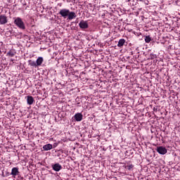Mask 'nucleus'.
I'll return each instance as SVG.
<instances>
[{
  "label": "nucleus",
  "mask_w": 180,
  "mask_h": 180,
  "mask_svg": "<svg viewBox=\"0 0 180 180\" xmlns=\"http://www.w3.org/2000/svg\"><path fill=\"white\" fill-rule=\"evenodd\" d=\"M59 15L62 16V18H64V19H68L69 20H72V19H75L77 18V14H75V12L70 11V9L67 8H63L59 11Z\"/></svg>",
  "instance_id": "f257e3e1"
},
{
  "label": "nucleus",
  "mask_w": 180,
  "mask_h": 180,
  "mask_svg": "<svg viewBox=\"0 0 180 180\" xmlns=\"http://www.w3.org/2000/svg\"><path fill=\"white\" fill-rule=\"evenodd\" d=\"M14 25L19 29H21V30H25L26 29V25H25L23 20L20 17H18L14 20Z\"/></svg>",
  "instance_id": "f03ea898"
},
{
  "label": "nucleus",
  "mask_w": 180,
  "mask_h": 180,
  "mask_svg": "<svg viewBox=\"0 0 180 180\" xmlns=\"http://www.w3.org/2000/svg\"><path fill=\"white\" fill-rule=\"evenodd\" d=\"M79 27H80L82 30H85V29H88V27H89V25H88V21L82 20L79 23Z\"/></svg>",
  "instance_id": "7ed1b4c3"
},
{
  "label": "nucleus",
  "mask_w": 180,
  "mask_h": 180,
  "mask_svg": "<svg viewBox=\"0 0 180 180\" xmlns=\"http://www.w3.org/2000/svg\"><path fill=\"white\" fill-rule=\"evenodd\" d=\"M156 151L161 155H165L166 153H168L167 148L164 146H159L156 148Z\"/></svg>",
  "instance_id": "20e7f679"
},
{
  "label": "nucleus",
  "mask_w": 180,
  "mask_h": 180,
  "mask_svg": "<svg viewBox=\"0 0 180 180\" xmlns=\"http://www.w3.org/2000/svg\"><path fill=\"white\" fill-rule=\"evenodd\" d=\"M8 23V17L5 14L0 15V25H6Z\"/></svg>",
  "instance_id": "39448f33"
},
{
  "label": "nucleus",
  "mask_w": 180,
  "mask_h": 180,
  "mask_svg": "<svg viewBox=\"0 0 180 180\" xmlns=\"http://www.w3.org/2000/svg\"><path fill=\"white\" fill-rule=\"evenodd\" d=\"M52 169H53V171H56V172H58L61 171V169H63V166H61L60 163H56L54 165H52Z\"/></svg>",
  "instance_id": "423d86ee"
},
{
  "label": "nucleus",
  "mask_w": 180,
  "mask_h": 180,
  "mask_svg": "<svg viewBox=\"0 0 180 180\" xmlns=\"http://www.w3.org/2000/svg\"><path fill=\"white\" fill-rule=\"evenodd\" d=\"M84 117V115L81 112H77L74 115V118L76 122H81Z\"/></svg>",
  "instance_id": "0eeeda50"
},
{
  "label": "nucleus",
  "mask_w": 180,
  "mask_h": 180,
  "mask_svg": "<svg viewBox=\"0 0 180 180\" xmlns=\"http://www.w3.org/2000/svg\"><path fill=\"white\" fill-rule=\"evenodd\" d=\"M20 172H19V168L18 167H13L11 170V175H13V176H16L18 175H19Z\"/></svg>",
  "instance_id": "6e6552de"
},
{
  "label": "nucleus",
  "mask_w": 180,
  "mask_h": 180,
  "mask_svg": "<svg viewBox=\"0 0 180 180\" xmlns=\"http://www.w3.org/2000/svg\"><path fill=\"white\" fill-rule=\"evenodd\" d=\"M44 151H50V150H53V145L51 143L46 144L43 146Z\"/></svg>",
  "instance_id": "1a4fd4ad"
},
{
  "label": "nucleus",
  "mask_w": 180,
  "mask_h": 180,
  "mask_svg": "<svg viewBox=\"0 0 180 180\" xmlns=\"http://www.w3.org/2000/svg\"><path fill=\"white\" fill-rule=\"evenodd\" d=\"M26 98H27V105H33L34 102V98H33V96H27Z\"/></svg>",
  "instance_id": "9d476101"
},
{
  "label": "nucleus",
  "mask_w": 180,
  "mask_h": 180,
  "mask_svg": "<svg viewBox=\"0 0 180 180\" xmlns=\"http://www.w3.org/2000/svg\"><path fill=\"white\" fill-rule=\"evenodd\" d=\"M127 165H124L123 166L125 169L131 171V169H133V168H134V165L133 164H130V162H127Z\"/></svg>",
  "instance_id": "9b49d317"
},
{
  "label": "nucleus",
  "mask_w": 180,
  "mask_h": 180,
  "mask_svg": "<svg viewBox=\"0 0 180 180\" xmlns=\"http://www.w3.org/2000/svg\"><path fill=\"white\" fill-rule=\"evenodd\" d=\"M43 61H44V59L43 58V57H39L36 60L37 67H40V65L43 64Z\"/></svg>",
  "instance_id": "f8f14e48"
},
{
  "label": "nucleus",
  "mask_w": 180,
  "mask_h": 180,
  "mask_svg": "<svg viewBox=\"0 0 180 180\" xmlns=\"http://www.w3.org/2000/svg\"><path fill=\"white\" fill-rule=\"evenodd\" d=\"M126 43V39H121L118 41L117 47H123L124 46V44Z\"/></svg>",
  "instance_id": "ddd939ff"
},
{
  "label": "nucleus",
  "mask_w": 180,
  "mask_h": 180,
  "mask_svg": "<svg viewBox=\"0 0 180 180\" xmlns=\"http://www.w3.org/2000/svg\"><path fill=\"white\" fill-rule=\"evenodd\" d=\"M28 64L30 67H37V63L34 60H29Z\"/></svg>",
  "instance_id": "4468645a"
},
{
  "label": "nucleus",
  "mask_w": 180,
  "mask_h": 180,
  "mask_svg": "<svg viewBox=\"0 0 180 180\" xmlns=\"http://www.w3.org/2000/svg\"><path fill=\"white\" fill-rule=\"evenodd\" d=\"M16 54V52L13 51H9L7 53V56H9V57H15V55Z\"/></svg>",
  "instance_id": "2eb2a0df"
},
{
  "label": "nucleus",
  "mask_w": 180,
  "mask_h": 180,
  "mask_svg": "<svg viewBox=\"0 0 180 180\" xmlns=\"http://www.w3.org/2000/svg\"><path fill=\"white\" fill-rule=\"evenodd\" d=\"M145 41L146 43H150V41H151V37L150 36H146L145 37Z\"/></svg>",
  "instance_id": "dca6fc26"
},
{
  "label": "nucleus",
  "mask_w": 180,
  "mask_h": 180,
  "mask_svg": "<svg viewBox=\"0 0 180 180\" xmlns=\"http://www.w3.org/2000/svg\"><path fill=\"white\" fill-rule=\"evenodd\" d=\"M150 60H154L155 58H157V55L154 53H150Z\"/></svg>",
  "instance_id": "f3484780"
},
{
  "label": "nucleus",
  "mask_w": 180,
  "mask_h": 180,
  "mask_svg": "<svg viewBox=\"0 0 180 180\" xmlns=\"http://www.w3.org/2000/svg\"><path fill=\"white\" fill-rule=\"evenodd\" d=\"M8 3L12 4V1H11V0H8Z\"/></svg>",
  "instance_id": "a211bd4d"
}]
</instances>
